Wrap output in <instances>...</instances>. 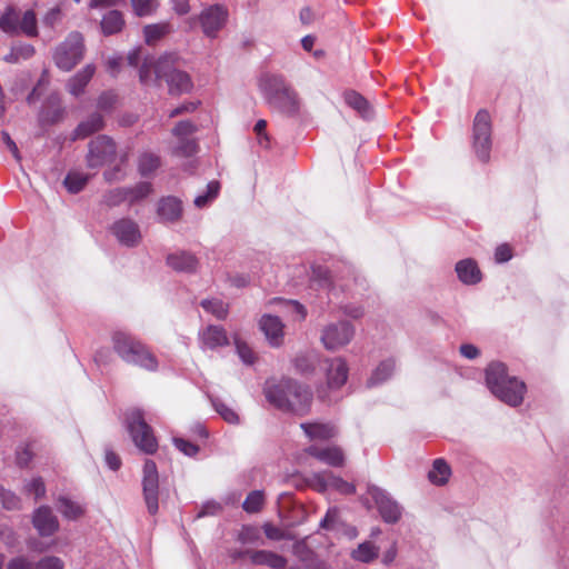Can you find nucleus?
I'll list each match as a JSON object with an SVG mask.
<instances>
[{
    "mask_svg": "<svg viewBox=\"0 0 569 569\" xmlns=\"http://www.w3.org/2000/svg\"><path fill=\"white\" fill-rule=\"evenodd\" d=\"M264 396L277 409L296 416L307 415L312 403L310 389L292 379L267 381Z\"/></svg>",
    "mask_w": 569,
    "mask_h": 569,
    "instance_id": "nucleus-1",
    "label": "nucleus"
},
{
    "mask_svg": "<svg viewBox=\"0 0 569 569\" xmlns=\"http://www.w3.org/2000/svg\"><path fill=\"white\" fill-rule=\"evenodd\" d=\"M178 56L167 53L161 56L154 63L144 61L139 70V78L142 83L151 80V71L158 80H164L170 94L179 96L191 91L193 83L190 76L178 69Z\"/></svg>",
    "mask_w": 569,
    "mask_h": 569,
    "instance_id": "nucleus-2",
    "label": "nucleus"
},
{
    "mask_svg": "<svg viewBox=\"0 0 569 569\" xmlns=\"http://www.w3.org/2000/svg\"><path fill=\"white\" fill-rule=\"evenodd\" d=\"M486 385L493 396L511 407L522 403L527 390L523 381L509 376L502 362H491L487 367Z\"/></svg>",
    "mask_w": 569,
    "mask_h": 569,
    "instance_id": "nucleus-3",
    "label": "nucleus"
},
{
    "mask_svg": "<svg viewBox=\"0 0 569 569\" xmlns=\"http://www.w3.org/2000/svg\"><path fill=\"white\" fill-rule=\"evenodd\" d=\"M112 345L118 356L126 362L139 366L147 370H156L158 361L149 349L133 336L124 331L112 335Z\"/></svg>",
    "mask_w": 569,
    "mask_h": 569,
    "instance_id": "nucleus-4",
    "label": "nucleus"
},
{
    "mask_svg": "<svg viewBox=\"0 0 569 569\" xmlns=\"http://www.w3.org/2000/svg\"><path fill=\"white\" fill-rule=\"evenodd\" d=\"M127 430L136 447L146 455H152L158 449V441L152 428L146 422L140 409H131L126 416Z\"/></svg>",
    "mask_w": 569,
    "mask_h": 569,
    "instance_id": "nucleus-5",
    "label": "nucleus"
},
{
    "mask_svg": "<svg viewBox=\"0 0 569 569\" xmlns=\"http://www.w3.org/2000/svg\"><path fill=\"white\" fill-rule=\"evenodd\" d=\"M0 29L9 34H24L33 38L38 36V20L33 10L21 13L13 7H8L0 16Z\"/></svg>",
    "mask_w": 569,
    "mask_h": 569,
    "instance_id": "nucleus-6",
    "label": "nucleus"
},
{
    "mask_svg": "<svg viewBox=\"0 0 569 569\" xmlns=\"http://www.w3.org/2000/svg\"><path fill=\"white\" fill-rule=\"evenodd\" d=\"M83 37L73 31L56 48L53 60L59 69L70 71L83 58Z\"/></svg>",
    "mask_w": 569,
    "mask_h": 569,
    "instance_id": "nucleus-7",
    "label": "nucleus"
},
{
    "mask_svg": "<svg viewBox=\"0 0 569 569\" xmlns=\"http://www.w3.org/2000/svg\"><path fill=\"white\" fill-rule=\"evenodd\" d=\"M355 331V327L349 321L331 322L322 328L320 340L327 350L336 351L350 343Z\"/></svg>",
    "mask_w": 569,
    "mask_h": 569,
    "instance_id": "nucleus-8",
    "label": "nucleus"
},
{
    "mask_svg": "<svg viewBox=\"0 0 569 569\" xmlns=\"http://www.w3.org/2000/svg\"><path fill=\"white\" fill-rule=\"evenodd\" d=\"M473 149L479 160L486 162L491 150V121L486 110H480L473 121Z\"/></svg>",
    "mask_w": 569,
    "mask_h": 569,
    "instance_id": "nucleus-9",
    "label": "nucleus"
},
{
    "mask_svg": "<svg viewBox=\"0 0 569 569\" xmlns=\"http://www.w3.org/2000/svg\"><path fill=\"white\" fill-rule=\"evenodd\" d=\"M143 499L150 515H156L159 509V475L154 461L148 459L142 470Z\"/></svg>",
    "mask_w": 569,
    "mask_h": 569,
    "instance_id": "nucleus-10",
    "label": "nucleus"
},
{
    "mask_svg": "<svg viewBox=\"0 0 569 569\" xmlns=\"http://www.w3.org/2000/svg\"><path fill=\"white\" fill-rule=\"evenodd\" d=\"M228 17L229 11L222 4H211L204 8L198 17L203 34L214 39L224 28Z\"/></svg>",
    "mask_w": 569,
    "mask_h": 569,
    "instance_id": "nucleus-11",
    "label": "nucleus"
},
{
    "mask_svg": "<svg viewBox=\"0 0 569 569\" xmlns=\"http://www.w3.org/2000/svg\"><path fill=\"white\" fill-rule=\"evenodd\" d=\"M116 143L107 136H99L89 143L87 163L90 168H99L113 160Z\"/></svg>",
    "mask_w": 569,
    "mask_h": 569,
    "instance_id": "nucleus-12",
    "label": "nucleus"
},
{
    "mask_svg": "<svg viewBox=\"0 0 569 569\" xmlns=\"http://www.w3.org/2000/svg\"><path fill=\"white\" fill-rule=\"evenodd\" d=\"M385 522L396 523L402 515L401 506L383 489L371 486L368 489Z\"/></svg>",
    "mask_w": 569,
    "mask_h": 569,
    "instance_id": "nucleus-13",
    "label": "nucleus"
},
{
    "mask_svg": "<svg viewBox=\"0 0 569 569\" xmlns=\"http://www.w3.org/2000/svg\"><path fill=\"white\" fill-rule=\"evenodd\" d=\"M313 487L322 492L328 489H333L342 495H353L356 487L353 483L343 480L331 472H318L312 475Z\"/></svg>",
    "mask_w": 569,
    "mask_h": 569,
    "instance_id": "nucleus-14",
    "label": "nucleus"
},
{
    "mask_svg": "<svg viewBox=\"0 0 569 569\" xmlns=\"http://www.w3.org/2000/svg\"><path fill=\"white\" fill-rule=\"evenodd\" d=\"M32 525L39 536L50 537L59 530V520L49 506H40L32 513Z\"/></svg>",
    "mask_w": 569,
    "mask_h": 569,
    "instance_id": "nucleus-15",
    "label": "nucleus"
},
{
    "mask_svg": "<svg viewBox=\"0 0 569 569\" xmlns=\"http://www.w3.org/2000/svg\"><path fill=\"white\" fill-rule=\"evenodd\" d=\"M116 239L126 247H136L141 240L139 226L131 219H120L111 226Z\"/></svg>",
    "mask_w": 569,
    "mask_h": 569,
    "instance_id": "nucleus-16",
    "label": "nucleus"
},
{
    "mask_svg": "<svg viewBox=\"0 0 569 569\" xmlns=\"http://www.w3.org/2000/svg\"><path fill=\"white\" fill-rule=\"evenodd\" d=\"M248 556L253 565L257 566H267L272 569H282L284 568L287 561L286 559L274 552L267 551V550H247V551H239L232 555L233 559L241 558L242 556Z\"/></svg>",
    "mask_w": 569,
    "mask_h": 569,
    "instance_id": "nucleus-17",
    "label": "nucleus"
},
{
    "mask_svg": "<svg viewBox=\"0 0 569 569\" xmlns=\"http://www.w3.org/2000/svg\"><path fill=\"white\" fill-rule=\"evenodd\" d=\"M259 88L268 103L290 89L282 76L272 73L260 77Z\"/></svg>",
    "mask_w": 569,
    "mask_h": 569,
    "instance_id": "nucleus-18",
    "label": "nucleus"
},
{
    "mask_svg": "<svg viewBox=\"0 0 569 569\" xmlns=\"http://www.w3.org/2000/svg\"><path fill=\"white\" fill-rule=\"evenodd\" d=\"M259 327L272 347H279L283 341V323L279 317L264 315L259 321Z\"/></svg>",
    "mask_w": 569,
    "mask_h": 569,
    "instance_id": "nucleus-19",
    "label": "nucleus"
},
{
    "mask_svg": "<svg viewBox=\"0 0 569 569\" xmlns=\"http://www.w3.org/2000/svg\"><path fill=\"white\" fill-rule=\"evenodd\" d=\"M200 345L203 350L217 349L229 345L226 330L220 326H208L199 333Z\"/></svg>",
    "mask_w": 569,
    "mask_h": 569,
    "instance_id": "nucleus-20",
    "label": "nucleus"
},
{
    "mask_svg": "<svg viewBox=\"0 0 569 569\" xmlns=\"http://www.w3.org/2000/svg\"><path fill=\"white\" fill-rule=\"evenodd\" d=\"M327 381L330 388H340L348 379L349 368L343 358L328 359Z\"/></svg>",
    "mask_w": 569,
    "mask_h": 569,
    "instance_id": "nucleus-21",
    "label": "nucleus"
},
{
    "mask_svg": "<svg viewBox=\"0 0 569 569\" xmlns=\"http://www.w3.org/2000/svg\"><path fill=\"white\" fill-rule=\"evenodd\" d=\"M456 272L458 279L467 286L477 284L482 279V273L477 262L471 259H462L456 263Z\"/></svg>",
    "mask_w": 569,
    "mask_h": 569,
    "instance_id": "nucleus-22",
    "label": "nucleus"
},
{
    "mask_svg": "<svg viewBox=\"0 0 569 569\" xmlns=\"http://www.w3.org/2000/svg\"><path fill=\"white\" fill-rule=\"evenodd\" d=\"M268 104L274 110L287 116L297 114L300 107L299 98L296 91L291 88L284 93L277 96V98H273V100Z\"/></svg>",
    "mask_w": 569,
    "mask_h": 569,
    "instance_id": "nucleus-23",
    "label": "nucleus"
},
{
    "mask_svg": "<svg viewBox=\"0 0 569 569\" xmlns=\"http://www.w3.org/2000/svg\"><path fill=\"white\" fill-rule=\"evenodd\" d=\"M96 72V67L93 64L84 66L80 71H78L73 77H71L67 82V90L73 97H79L83 93L87 84L92 79Z\"/></svg>",
    "mask_w": 569,
    "mask_h": 569,
    "instance_id": "nucleus-24",
    "label": "nucleus"
},
{
    "mask_svg": "<svg viewBox=\"0 0 569 569\" xmlns=\"http://www.w3.org/2000/svg\"><path fill=\"white\" fill-rule=\"evenodd\" d=\"M300 427L310 440H328L337 435V429L332 423L302 422Z\"/></svg>",
    "mask_w": 569,
    "mask_h": 569,
    "instance_id": "nucleus-25",
    "label": "nucleus"
},
{
    "mask_svg": "<svg viewBox=\"0 0 569 569\" xmlns=\"http://www.w3.org/2000/svg\"><path fill=\"white\" fill-rule=\"evenodd\" d=\"M307 452L332 467H341L345 461L343 453L338 447L318 448L316 446H310L307 449Z\"/></svg>",
    "mask_w": 569,
    "mask_h": 569,
    "instance_id": "nucleus-26",
    "label": "nucleus"
},
{
    "mask_svg": "<svg viewBox=\"0 0 569 569\" xmlns=\"http://www.w3.org/2000/svg\"><path fill=\"white\" fill-rule=\"evenodd\" d=\"M57 510L67 520H77L81 518L86 508L79 501L69 498L68 496H59L56 500Z\"/></svg>",
    "mask_w": 569,
    "mask_h": 569,
    "instance_id": "nucleus-27",
    "label": "nucleus"
},
{
    "mask_svg": "<svg viewBox=\"0 0 569 569\" xmlns=\"http://www.w3.org/2000/svg\"><path fill=\"white\" fill-rule=\"evenodd\" d=\"M167 262L172 269L181 272H194L198 267L197 258L186 251L169 254Z\"/></svg>",
    "mask_w": 569,
    "mask_h": 569,
    "instance_id": "nucleus-28",
    "label": "nucleus"
},
{
    "mask_svg": "<svg viewBox=\"0 0 569 569\" xmlns=\"http://www.w3.org/2000/svg\"><path fill=\"white\" fill-rule=\"evenodd\" d=\"M182 213L181 201L174 197H167L158 204V214L163 221H176Z\"/></svg>",
    "mask_w": 569,
    "mask_h": 569,
    "instance_id": "nucleus-29",
    "label": "nucleus"
},
{
    "mask_svg": "<svg viewBox=\"0 0 569 569\" xmlns=\"http://www.w3.org/2000/svg\"><path fill=\"white\" fill-rule=\"evenodd\" d=\"M104 126L103 117L94 112L80 122L73 132V139H83L100 131Z\"/></svg>",
    "mask_w": 569,
    "mask_h": 569,
    "instance_id": "nucleus-30",
    "label": "nucleus"
},
{
    "mask_svg": "<svg viewBox=\"0 0 569 569\" xmlns=\"http://www.w3.org/2000/svg\"><path fill=\"white\" fill-rule=\"evenodd\" d=\"M64 114L58 96H51L40 112V120L44 123L59 122Z\"/></svg>",
    "mask_w": 569,
    "mask_h": 569,
    "instance_id": "nucleus-31",
    "label": "nucleus"
},
{
    "mask_svg": "<svg viewBox=\"0 0 569 569\" xmlns=\"http://www.w3.org/2000/svg\"><path fill=\"white\" fill-rule=\"evenodd\" d=\"M346 103L356 110L362 118L369 119L372 117V109L368 100L360 93L353 90L346 91L343 94Z\"/></svg>",
    "mask_w": 569,
    "mask_h": 569,
    "instance_id": "nucleus-32",
    "label": "nucleus"
},
{
    "mask_svg": "<svg viewBox=\"0 0 569 569\" xmlns=\"http://www.w3.org/2000/svg\"><path fill=\"white\" fill-rule=\"evenodd\" d=\"M100 26L104 36L118 33L124 27L123 14L119 10H110L102 17Z\"/></svg>",
    "mask_w": 569,
    "mask_h": 569,
    "instance_id": "nucleus-33",
    "label": "nucleus"
},
{
    "mask_svg": "<svg viewBox=\"0 0 569 569\" xmlns=\"http://www.w3.org/2000/svg\"><path fill=\"white\" fill-rule=\"evenodd\" d=\"M396 369V362L393 359H386L381 361L373 370L371 377L368 379V386L375 387L387 381Z\"/></svg>",
    "mask_w": 569,
    "mask_h": 569,
    "instance_id": "nucleus-34",
    "label": "nucleus"
},
{
    "mask_svg": "<svg viewBox=\"0 0 569 569\" xmlns=\"http://www.w3.org/2000/svg\"><path fill=\"white\" fill-rule=\"evenodd\" d=\"M172 32L170 22L147 24L143 28V36L147 44H154L157 41Z\"/></svg>",
    "mask_w": 569,
    "mask_h": 569,
    "instance_id": "nucleus-35",
    "label": "nucleus"
},
{
    "mask_svg": "<svg viewBox=\"0 0 569 569\" xmlns=\"http://www.w3.org/2000/svg\"><path fill=\"white\" fill-rule=\"evenodd\" d=\"M451 475L449 465L443 459H436L428 473V479L436 486L445 485Z\"/></svg>",
    "mask_w": 569,
    "mask_h": 569,
    "instance_id": "nucleus-36",
    "label": "nucleus"
},
{
    "mask_svg": "<svg viewBox=\"0 0 569 569\" xmlns=\"http://www.w3.org/2000/svg\"><path fill=\"white\" fill-rule=\"evenodd\" d=\"M33 46L29 43H18L12 46L10 52L4 56V61L9 63H17L20 60L30 59L34 54Z\"/></svg>",
    "mask_w": 569,
    "mask_h": 569,
    "instance_id": "nucleus-37",
    "label": "nucleus"
},
{
    "mask_svg": "<svg viewBox=\"0 0 569 569\" xmlns=\"http://www.w3.org/2000/svg\"><path fill=\"white\" fill-rule=\"evenodd\" d=\"M0 505L8 511H18L22 508V500L16 492L0 485Z\"/></svg>",
    "mask_w": 569,
    "mask_h": 569,
    "instance_id": "nucleus-38",
    "label": "nucleus"
},
{
    "mask_svg": "<svg viewBox=\"0 0 569 569\" xmlns=\"http://www.w3.org/2000/svg\"><path fill=\"white\" fill-rule=\"evenodd\" d=\"M132 11L137 17H150L158 10L159 0H130Z\"/></svg>",
    "mask_w": 569,
    "mask_h": 569,
    "instance_id": "nucleus-39",
    "label": "nucleus"
},
{
    "mask_svg": "<svg viewBox=\"0 0 569 569\" xmlns=\"http://www.w3.org/2000/svg\"><path fill=\"white\" fill-rule=\"evenodd\" d=\"M317 355L313 351L301 352L295 358V367L301 373H309L315 370Z\"/></svg>",
    "mask_w": 569,
    "mask_h": 569,
    "instance_id": "nucleus-40",
    "label": "nucleus"
},
{
    "mask_svg": "<svg viewBox=\"0 0 569 569\" xmlns=\"http://www.w3.org/2000/svg\"><path fill=\"white\" fill-rule=\"evenodd\" d=\"M219 190H220V183L216 180L210 181L207 184L206 192H203L194 198V201H193L194 206L197 208H204V207L209 206L218 197Z\"/></svg>",
    "mask_w": 569,
    "mask_h": 569,
    "instance_id": "nucleus-41",
    "label": "nucleus"
},
{
    "mask_svg": "<svg viewBox=\"0 0 569 569\" xmlns=\"http://www.w3.org/2000/svg\"><path fill=\"white\" fill-rule=\"evenodd\" d=\"M280 305L281 309L288 315L292 316V319L296 321H302L307 316V310L303 305L299 303L296 300H282L278 299L276 301Z\"/></svg>",
    "mask_w": 569,
    "mask_h": 569,
    "instance_id": "nucleus-42",
    "label": "nucleus"
},
{
    "mask_svg": "<svg viewBox=\"0 0 569 569\" xmlns=\"http://www.w3.org/2000/svg\"><path fill=\"white\" fill-rule=\"evenodd\" d=\"M88 180V174L78 171H71L64 178V186L71 193H78L86 187Z\"/></svg>",
    "mask_w": 569,
    "mask_h": 569,
    "instance_id": "nucleus-43",
    "label": "nucleus"
},
{
    "mask_svg": "<svg viewBox=\"0 0 569 569\" xmlns=\"http://www.w3.org/2000/svg\"><path fill=\"white\" fill-rule=\"evenodd\" d=\"M212 407L217 413L228 423L238 425L240 422L239 415L222 400L218 398L211 399Z\"/></svg>",
    "mask_w": 569,
    "mask_h": 569,
    "instance_id": "nucleus-44",
    "label": "nucleus"
},
{
    "mask_svg": "<svg viewBox=\"0 0 569 569\" xmlns=\"http://www.w3.org/2000/svg\"><path fill=\"white\" fill-rule=\"evenodd\" d=\"M177 146L172 149V154L178 157H192L198 152V142L196 139H177Z\"/></svg>",
    "mask_w": 569,
    "mask_h": 569,
    "instance_id": "nucleus-45",
    "label": "nucleus"
},
{
    "mask_svg": "<svg viewBox=\"0 0 569 569\" xmlns=\"http://www.w3.org/2000/svg\"><path fill=\"white\" fill-rule=\"evenodd\" d=\"M378 556V549L371 542H363L352 551V558L361 562H370Z\"/></svg>",
    "mask_w": 569,
    "mask_h": 569,
    "instance_id": "nucleus-46",
    "label": "nucleus"
},
{
    "mask_svg": "<svg viewBox=\"0 0 569 569\" xmlns=\"http://www.w3.org/2000/svg\"><path fill=\"white\" fill-rule=\"evenodd\" d=\"M201 306L207 312L212 313L217 319H224L228 315V306L222 300H202Z\"/></svg>",
    "mask_w": 569,
    "mask_h": 569,
    "instance_id": "nucleus-47",
    "label": "nucleus"
},
{
    "mask_svg": "<svg viewBox=\"0 0 569 569\" xmlns=\"http://www.w3.org/2000/svg\"><path fill=\"white\" fill-rule=\"evenodd\" d=\"M160 166V158L150 152L141 154L139 159V171L142 176L150 174Z\"/></svg>",
    "mask_w": 569,
    "mask_h": 569,
    "instance_id": "nucleus-48",
    "label": "nucleus"
},
{
    "mask_svg": "<svg viewBox=\"0 0 569 569\" xmlns=\"http://www.w3.org/2000/svg\"><path fill=\"white\" fill-rule=\"evenodd\" d=\"M103 201L108 207H116L124 201H129V189L117 188L107 192L103 197Z\"/></svg>",
    "mask_w": 569,
    "mask_h": 569,
    "instance_id": "nucleus-49",
    "label": "nucleus"
},
{
    "mask_svg": "<svg viewBox=\"0 0 569 569\" xmlns=\"http://www.w3.org/2000/svg\"><path fill=\"white\" fill-rule=\"evenodd\" d=\"M263 502V492L260 490H254L247 496L246 500L242 503V507L247 512L253 513L258 512L261 509Z\"/></svg>",
    "mask_w": 569,
    "mask_h": 569,
    "instance_id": "nucleus-50",
    "label": "nucleus"
},
{
    "mask_svg": "<svg viewBox=\"0 0 569 569\" xmlns=\"http://www.w3.org/2000/svg\"><path fill=\"white\" fill-rule=\"evenodd\" d=\"M24 491L28 495H32L36 500H39L46 496L47 489L44 481L41 477H34L24 485Z\"/></svg>",
    "mask_w": 569,
    "mask_h": 569,
    "instance_id": "nucleus-51",
    "label": "nucleus"
},
{
    "mask_svg": "<svg viewBox=\"0 0 569 569\" xmlns=\"http://www.w3.org/2000/svg\"><path fill=\"white\" fill-rule=\"evenodd\" d=\"M197 129V126L189 120L179 121L172 129V136L177 139H192L191 136Z\"/></svg>",
    "mask_w": 569,
    "mask_h": 569,
    "instance_id": "nucleus-52",
    "label": "nucleus"
},
{
    "mask_svg": "<svg viewBox=\"0 0 569 569\" xmlns=\"http://www.w3.org/2000/svg\"><path fill=\"white\" fill-rule=\"evenodd\" d=\"M234 346L238 356L246 365H252L254 362V353L252 349L242 340H240L238 337H234Z\"/></svg>",
    "mask_w": 569,
    "mask_h": 569,
    "instance_id": "nucleus-53",
    "label": "nucleus"
},
{
    "mask_svg": "<svg viewBox=\"0 0 569 569\" xmlns=\"http://www.w3.org/2000/svg\"><path fill=\"white\" fill-rule=\"evenodd\" d=\"M129 189V202L133 203L140 199H143L151 192V184L148 182H141L134 188Z\"/></svg>",
    "mask_w": 569,
    "mask_h": 569,
    "instance_id": "nucleus-54",
    "label": "nucleus"
},
{
    "mask_svg": "<svg viewBox=\"0 0 569 569\" xmlns=\"http://www.w3.org/2000/svg\"><path fill=\"white\" fill-rule=\"evenodd\" d=\"M176 448L188 457H194L199 452V447L182 438H173Z\"/></svg>",
    "mask_w": 569,
    "mask_h": 569,
    "instance_id": "nucleus-55",
    "label": "nucleus"
},
{
    "mask_svg": "<svg viewBox=\"0 0 569 569\" xmlns=\"http://www.w3.org/2000/svg\"><path fill=\"white\" fill-rule=\"evenodd\" d=\"M63 561L60 558L49 556L34 563V569H63Z\"/></svg>",
    "mask_w": 569,
    "mask_h": 569,
    "instance_id": "nucleus-56",
    "label": "nucleus"
},
{
    "mask_svg": "<svg viewBox=\"0 0 569 569\" xmlns=\"http://www.w3.org/2000/svg\"><path fill=\"white\" fill-rule=\"evenodd\" d=\"M62 12L60 8L54 7L50 9L42 18V23L44 27L53 29L56 24L61 21Z\"/></svg>",
    "mask_w": 569,
    "mask_h": 569,
    "instance_id": "nucleus-57",
    "label": "nucleus"
},
{
    "mask_svg": "<svg viewBox=\"0 0 569 569\" xmlns=\"http://www.w3.org/2000/svg\"><path fill=\"white\" fill-rule=\"evenodd\" d=\"M7 569H34V565L26 556H17L9 560Z\"/></svg>",
    "mask_w": 569,
    "mask_h": 569,
    "instance_id": "nucleus-58",
    "label": "nucleus"
},
{
    "mask_svg": "<svg viewBox=\"0 0 569 569\" xmlns=\"http://www.w3.org/2000/svg\"><path fill=\"white\" fill-rule=\"evenodd\" d=\"M117 101V96L113 92H103L98 98L97 106L102 111H109L113 108Z\"/></svg>",
    "mask_w": 569,
    "mask_h": 569,
    "instance_id": "nucleus-59",
    "label": "nucleus"
},
{
    "mask_svg": "<svg viewBox=\"0 0 569 569\" xmlns=\"http://www.w3.org/2000/svg\"><path fill=\"white\" fill-rule=\"evenodd\" d=\"M0 539L6 546L12 547L17 541L14 530L8 525H0Z\"/></svg>",
    "mask_w": 569,
    "mask_h": 569,
    "instance_id": "nucleus-60",
    "label": "nucleus"
},
{
    "mask_svg": "<svg viewBox=\"0 0 569 569\" xmlns=\"http://www.w3.org/2000/svg\"><path fill=\"white\" fill-rule=\"evenodd\" d=\"M221 510V505L217 501H207L201 506V509L199 510L197 518H202L207 516H214L219 513Z\"/></svg>",
    "mask_w": 569,
    "mask_h": 569,
    "instance_id": "nucleus-61",
    "label": "nucleus"
},
{
    "mask_svg": "<svg viewBox=\"0 0 569 569\" xmlns=\"http://www.w3.org/2000/svg\"><path fill=\"white\" fill-rule=\"evenodd\" d=\"M197 107H198L197 102H192V101L183 102L180 106H178L177 108L172 109L168 116H169V118H174V117L183 114V113H191L197 109Z\"/></svg>",
    "mask_w": 569,
    "mask_h": 569,
    "instance_id": "nucleus-62",
    "label": "nucleus"
},
{
    "mask_svg": "<svg viewBox=\"0 0 569 569\" xmlns=\"http://www.w3.org/2000/svg\"><path fill=\"white\" fill-rule=\"evenodd\" d=\"M339 518V510L337 508L328 509L325 518L321 520L320 526L325 529H330L335 526Z\"/></svg>",
    "mask_w": 569,
    "mask_h": 569,
    "instance_id": "nucleus-63",
    "label": "nucleus"
},
{
    "mask_svg": "<svg viewBox=\"0 0 569 569\" xmlns=\"http://www.w3.org/2000/svg\"><path fill=\"white\" fill-rule=\"evenodd\" d=\"M512 258L511 249L508 244H500L495 251V259L497 262H507Z\"/></svg>",
    "mask_w": 569,
    "mask_h": 569,
    "instance_id": "nucleus-64",
    "label": "nucleus"
}]
</instances>
